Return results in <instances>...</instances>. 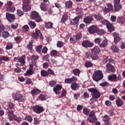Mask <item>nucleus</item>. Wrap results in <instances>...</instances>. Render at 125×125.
Wrapping results in <instances>:
<instances>
[{"mask_svg": "<svg viewBox=\"0 0 125 125\" xmlns=\"http://www.w3.org/2000/svg\"><path fill=\"white\" fill-rule=\"evenodd\" d=\"M104 77L102 71L98 70L94 71L92 76V79L94 82L98 83L99 81H101Z\"/></svg>", "mask_w": 125, "mask_h": 125, "instance_id": "nucleus-1", "label": "nucleus"}, {"mask_svg": "<svg viewBox=\"0 0 125 125\" xmlns=\"http://www.w3.org/2000/svg\"><path fill=\"white\" fill-rule=\"evenodd\" d=\"M30 19L32 20H34L37 23H40V22H42V17L40 16V14L39 13L36 11H32L30 14Z\"/></svg>", "mask_w": 125, "mask_h": 125, "instance_id": "nucleus-2", "label": "nucleus"}, {"mask_svg": "<svg viewBox=\"0 0 125 125\" xmlns=\"http://www.w3.org/2000/svg\"><path fill=\"white\" fill-rule=\"evenodd\" d=\"M88 90L91 93L92 98L94 99H98L101 96V94L96 88H89Z\"/></svg>", "mask_w": 125, "mask_h": 125, "instance_id": "nucleus-3", "label": "nucleus"}, {"mask_svg": "<svg viewBox=\"0 0 125 125\" xmlns=\"http://www.w3.org/2000/svg\"><path fill=\"white\" fill-rule=\"evenodd\" d=\"M12 96L15 101H18V102H23L25 100L23 97V95L19 93H13Z\"/></svg>", "mask_w": 125, "mask_h": 125, "instance_id": "nucleus-4", "label": "nucleus"}, {"mask_svg": "<svg viewBox=\"0 0 125 125\" xmlns=\"http://www.w3.org/2000/svg\"><path fill=\"white\" fill-rule=\"evenodd\" d=\"M95 115L94 111H91L89 114V117L87 118V121L90 123V124L95 123V122L97 121V118H96V116H95ZM90 118H92V119H90Z\"/></svg>", "mask_w": 125, "mask_h": 125, "instance_id": "nucleus-5", "label": "nucleus"}, {"mask_svg": "<svg viewBox=\"0 0 125 125\" xmlns=\"http://www.w3.org/2000/svg\"><path fill=\"white\" fill-rule=\"evenodd\" d=\"M32 109L33 112L36 114H41L44 111V108H43V107L40 105H35L33 106Z\"/></svg>", "mask_w": 125, "mask_h": 125, "instance_id": "nucleus-6", "label": "nucleus"}, {"mask_svg": "<svg viewBox=\"0 0 125 125\" xmlns=\"http://www.w3.org/2000/svg\"><path fill=\"white\" fill-rule=\"evenodd\" d=\"M114 1V7L115 8L116 11H120L121 9H123V6L120 3L121 0H113Z\"/></svg>", "mask_w": 125, "mask_h": 125, "instance_id": "nucleus-7", "label": "nucleus"}, {"mask_svg": "<svg viewBox=\"0 0 125 125\" xmlns=\"http://www.w3.org/2000/svg\"><path fill=\"white\" fill-rule=\"evenodd\" d=\"M103 64H106V69L105 70L106 73H110V60L108 57H106L103 61Z\"/></svg>", "mask_w": 125, "mask_h": 125, "instance_id": "nucleus-8", "label": "nucleus"}, {"mask_svg": "<svg viewBox=\"0 0 125 125\" xmlns=\"http://www.w3.org/2000/svg\"><path fill=\"white\" fill-rule=\"evenodd\" d=\"M6 18L10 23H12L14 21V19H15V15L10 13H6Z\"/></svg>", "mask_w": 125, "mask_h": 125, "instance_id": "nucleus-9", "label": "nucleus"}, {"mask_svg": "<svg viewBox=\"0 0 125 125\" xmlns=\"http://www.w3.org/2000/svg\"><path fill=\"white\" fill-rule=\"evenodd\" d=\"M82 46L85 48L87 47H91V46H93V43L88 40H85L82 42Z\"/></svg>", "mask_w": 125, "mask_h": 125, "instance_id": "nucleus-10", "label": "nucleus"}, {"mask_svg": "<svg viewBox=\"0 0 125 125\" xmlns=\"http://www.w3.org/2000/svg\"><path fill=\"white\" fill-rule=\"evenodd\" d=\"M32 37L33 39H37L38 37H40L41 40L43 39L42 35V33H41V31L39 29L36 30V33L32 34Z\"/></svg>", "mask_w": 125, "mask_h": 125, "instance_id": "nucleus-11", "label": "nucleus"}, {"mask_svg": "<svg viewBox=\"0 0 125 125\" xmlns=\"http://www.w3.org/2000/svg\"><path fill=\"white\" fill-rule=\"evenodd\" d=\"M62 89V86L58 84L53 88V91L56 94H59L60 93V90Z\"/></svg>", "mask_w": 125, "mask_h": 125, "instance_id": "nucleus-12", "label": "nucleus"}, {"mask_svg": "<svg viewBox=\"0 0 125 125\" xmlns=\"http://www.w3.org/2000/svg\"><path fill=\"white\" fill-rule=\"evenodd\" d=\"M8 117H9V120L10 122L12 121H14L15 120V118L16 116L14 115L13 110H8Z\"/></svg>", "mask_w": 125, "mask_h": 125, "instance_id": "nucleus-13", "label": "nucleus"}, {"mask_svg": "<svg viewBox=\"0 0 125 125\" xmlns=\"http://www.w3.org/2000/svg\"><path fill=\"white\" fill-rule=\"evenodd\" d=\"M97 27L95 25H92L88 28V32L90 34H94L97 32Z\"/></svg>", "mask_w": 125, "mask_h": 125, "instance_id": "nucleus-14", "label": "nucleus"}, {"mask_svg": "<svg viewBox=\"0 0 125 125\" xmlns=\"http://www.w3.org/2000/svg\"><path fill=\"white\" fill-rule=\"evenodd\" d=\"M39 59V56L37 55L33 54L31 56V60L32 62L33 65H36L37 63V61Z\"/></svg>", "mask_w": 125, "mask_h": 125, "instance_id": "nucleus-15", "label": "nucleus"}, {"mask_svg": "<svg viewBox=\"0 0 125 125\" xmlns=\"http://www.w3.org/2000/svg\"><path fill=\"white\" fill-rule=\"evenodd\" d=\"M80 87V84L76 83H73L71 85V88L72 90H78Z\"/></svg>", "mask_w": 125, "mask_h": 125, "instance_id": "nucleus-16", "label": "nucleus"}, {"mask_svg": "<svg viewBox=\"0 0 125 125\" xmlns=\"http://www.w3.org/2000/svg\"><path fill=\"white\" fill-rule=\"evenodd\" d=\"M83 21L84 23H86V24H90L91 21H93V18L90 16L86 17V18H84Z\"/></svg>", "mask_w": 125, "mask_h": 125, "instance_id": "nucleus-17", "label": "nucleus"}, {"mask_svg": "<svg viewBox=\"0 0 125 125\" xmlns=\"http://www.w3.org/2000/svg\"><path fill=\"white\" fill-rule=\"evenodd\" d=\"M40 6L42 11H46L47 10V4L44 3V2H42Z\"/></svg>", "mask_w": 125, "mask_h": 125, "instance_id": "nucleus-18", "label": "nucleus"}, {"mask_svg": "<svg viewBox=\"0 0 125 125\" xmlns=\"http://www.w3.org/2000/svg\"><path fill=\"white\" fill-rule=\"evenodd\" d=\"M117 22L121 25H123V24H125V18L124 17H118L117 18Z\"/></svg>", "mask_w": 125, "mask_h": 125, "instance_id": "nucleus-19", "label": "nucleus"}, {"mask_svg": "<svg viewBox=\"0 0 125 125\" xmlns=\"http://www.w3.org/2000/svg\"><path fill=\"white\" fill-rule=\"evenodd\" d=\"M67 18H68V12H65L63 14L61 20V22H62V23H65L67 21Z\"/></svg>", "mask_w": 125, "mask_h": 125, "instance_id": "nucleus-20", "label": "nucleus"}, {"mask_svg": "<svg viewBox=\"0 0 125 125\" xmlns=\"http://www.w3.org/2000/svg\"><path fill=\"white\" fill-rule=\"evenodd\" d=\"M102 23L103 24V25H106L107 29L109 31H110V22L106 20H104V21H102Z\"/></svg>", "mask_w": 125, "mask_h": 125, "instance_id": "nucleus-21", "label": "nucleus"}, {"mask_svg": "<svg viewBox=\"0 0 125 125\" xmlns=\"http://www.w3.org/2000/svg\"><path fill=\"white\" fill-rule=\"evenodd\" d=\"M53 23L52 22H47L45 24L46 29H52Z\"/></svg>", "mask_w": 125, "mask_h": 125, "instance_id": "nucleus-22", "label": "nucleus"}, {"mask_svg": "<svg viewBox=\"0 0 125 125\" xmlns=\"http://www.w3.org/2000/svg\"><path fill=\"white\" fill-rule=\"evenodd\" d=\"M116 103L117 107H122V106L124 105V102H123L121 99H118L116 101Z\"/></svg>", "mask_w": 125, "mask_h": 125, "instance_id": "nucleus-23", "label": "nucleus"}, {"mask_svg": "<svg viewBox=\"0 0 125 125\" xmlns=\"http://www.w3.org/2000/svg\"><path fill=\"white\" fill-rule=\"evenodd\" d=\"M111 49L112 50L113 52H114L115 53L119 52V50H120L119 47L116 45H112L111 46Z\"/></svg>", "mask_w": 125, "mask_h": 125, "instance_id": "nucleus-24", "label": "nucleus"}, {"mask_svg": "<svg viewBox=\"0 0 125 125\" xmlns=\"http://www.w3.org/2000/svg\"><path fill=\"white\" fill-rule=\"evenodd\" d=\"M83 114L85 116H88V114L90 113V109L89 108H87L86 107H84L83 108Z\"/></svg>", "mask_w": 125, "mask_h": 125, "instance_id": "nucleus-25", "label": "nucleus"}, {"mask_svg": "<svg viewBox=\"0 0 125 125\" xmlns=\"http://www.w3.org/2000/svg\"><path fill=\"white\" fill-rule=\"evenodd\" d=\"M41 92V90L40 89L36 88V89H33L31 91V93L32 95H35L37 94H39Z\"/></svg>", "mask_w": 125, "mask_h": 125, "instance_id": "nucleus-26", "label": "nucleus"}, {"mask_svg": "<svg viewBox=\"0 0 125 125\" xmlns=\"http://www.w3.org/2000/svg\"><path fill=\"white\" fill-rule=\"evenodd\" d=\"M117 75L113 74L110 75V81L112 82H117Z\"/></svg>", "mask_w": 125, "mask_h": 125, "instance_id": "nucleus-27", "label": "nucleus"}, {"mask_svg": "<svg viewBox=\"0 0 125 125\" xmlns=\"http://www.w3.org/2000/svg\"><path fill=\"white\" fill-rule=\"evenodd\" d=\"M94 17L96 20H99V21H102L103 19V17L100 14L95 15Z\"/></svg>", "mask_w": 125, "mask_h": 125, "instance_id": "nucleus-28", "label": "nucleus"}, {"mask_svg": "<svg viewBox=\"0 0 125 125\" xmlns=\"http://www.w3.org/2000/svg\"><path fill=\"white\" fill-rule=\"evenodd\" d=\"M82 38H83V34L81 32L77 33L75 36V39L76 41H80L82 40Z\"/></svg>", "mask_w": 125, "mask_h": 125, "instance_id": "nucleus-29", "label": "nucleus"}, {"mask_svg": "<svg viewBox=\"0 0 125 125\" xmlns=\"http://www.w3.org/2000/svg\"><path fill=\"white\" fill-rule=\"evenodd\" d=\"M103 121L105 125H109V116H108V115H104V116Z\"/></svg>", "mask_w": 125, "mask_h": 125, "instance_id": "nucleus-30", "label": "nucleus"}, {"mask_svg": "<svg viewBox=\"0 0 125 125\" xmlns=\"http://www.w3.org/2000/svg\"><path fill=\"white\" fill-rule=\"evenodd\" d=\"M28 24L31 29H35L37 26V24L34 21H30L29 22Z\"/></svg>", "mask_w": 125, "mask_h": 125, "instance_id": "nucleus-31", "label": "nucleus"}, {"mask_svg": "<svg viewBox=\"0 0 125 125\" xmlns=\"http://www.w3.org/2000/svg\"><path fill=\"white\" fill-rule=\"evenodd\" d=\"M25 121H27L29 123H32L33 122V118L31 115H27L24 118Z\"/></svg>", "mask_w": 125, "mask_h": 125, "instance_id": "nucleus-32", "label": "nucleus"}, {"mask_svg": "<svg viewBox=\"0 0 125 125\" xmlns=\"http://www.w3.org/2000/svg\"><path fill=\"white\" fill-rule=\"evenodd\" d=\"M73 73L75 76H79L81 74V70L78 68H75L73 70Z\"/></svg>", "mask_w": 125, "mask_h": 125, "instance_id": "nucleus-33", "label": "nucleus"}, {"mask_svg": "<svg viewBox=\"0 0 125 125\" xmlns=\"http://www.w3.org/2000/svg\"><path fill=\"white\" fill-rule=\"evenodd\" d=\"M41 75L42 77H48V73L44 70H42L41 71Z\"/></svg>", "mask_w": 125, "mask_h": 125, "instance_id": "nucleus-34", "label": "nucleus"}, {"mask_svg": "<svg viewBox=\"0 0 125 125\" xmlns=\"http://www.w3.org/2000/svg\"><path fill=\"white\" fill-rule=\"evenodd\" d=\"M25 59H26V56L25 55H23L21 56V58L19 59V62H20V63H21V64H24V63H25Z\"/></svg>", "mask_w": 125, "mask_h": 125, "instance_id": "nucleus-35", "label": "nucleus"}, {"mask_svg": "<svg viewBox=\"0 0 125 125\" xmlns=\"http://www.w3.org/2000/svg\"><path fill=\"white\" fill-rule=\"evenodd\" d=\"M97 33L98 35H99V36L105 35V34H106V32L103 29H97Z\"/></svg>", "mask_w": 125, "mask_h": 125, "instance_id": "nucleus-36", "label": "nucleus"}, {"mask_svg": "<svg viewBox=\"0 0 125 125\" xmlns=\"http://www.w3.org/2000/svg\"><path fill=\"white\" fill-rule=\"evenodd\" d=\"M35 72H34V71L28 69L26 73H24V76H32V75Z\"/></svg>", "mask_w": 125, "mask_h": 125, "instance_id": "nucleus-37", "label": "nucleus"}, {"mask_svg": "<svg viewBox=\"0 0 125 125\" xmlns=\"http://www.w3.org/2000/svg\"><path fill=\"white\" fill-rule=\"evenodd\" d=\"M65 6L67 8H71L73 6V2L71 0H69L65 3Z\"/></svg>", "mask_w": 125, "mask_h": 125, "instance_id": "nucleus-38", "label": "nucleus"}, {"mask_svg": "<svg viewBox=\"0 0 125 125\" xmlns=\"http://www.w3.org/2000/svg\"><path fill=\"white\" fill-rule=\"evenodd\" d=\"M12 47H13V45L12 44V42H8V43L6 46V49L7 50H8L9 49H11V48H12Z\"/></svg>", "mask_w": 125, "mask_h": 125, "instance_id": "nucleus-39", "label": "nucleus"}, {"mask_svg": "<svg viewBox=\"0 0 125 125\" xmlns=\"http://www.w3.org/2000/svg\"><path fill=\"white\" fill-rule=\"evenodd\" d=\"M91 53H97L99 52V47H95L94 48L91 49Z\"/></svg>", "mask_w": 125, "mask_h": 125, "instance_id": "nucleus-40", "label": "nucleus"}, {"mask_svg": "<svg viewBox=\"0 0 125 125\" xmlns=\"http://www.w3.org/2000/svg\"><path fill=\"white\" fill-rule=\"evenodd\" d=\"M91 58L92 59V60H98V58H99L98 57V55H97V54L92 53Z\"/></svg>", "mask_w": 125, "mask_h": 125, "instance_id": "nucleus-41", "label": "nucleus"}, {"mask_svg": "<svg viewBox=\"0 0 125 125\" xmlns=\"http://www.w3.org/2000/svg\"><path fill=\"white\" fill-rule=\"evenodd\" d=\"M100 47H106L107 46V41L104 40L102 43L99 45Z\"/></svg>", "mask_w": 125, "mask_h": 125, "instance_id": "nucleus-42", "label": "nucleus"}, {"mask_svg": "<svg viewBox=\"0 0 125 125\" xmlns=\"http://www.w3.org/2000/svg\"><path fill=\"white\" fill-rule=\"evenodd\" d=\"M2 37L4 39H7L9 37V33L7 31H4L2 34Z\"/></svg>", "mask_w": 125, "mask_h": 125, "instance_id": "nucleus-43", "label": "nucleus"}, {"mask_svg": "<svg viewBox=\"0 0 125 125\" xmlns=\"http://www.w3.org/2000/svg\"><path fill=\"white\" fill-rule=\"evenodd\" d=\"M56 84V81L54 80L50 81L49 83V85H50L51 87H54V86H55Z\"/></svg>", "mask_w": 125, "mask_h": 125, "instance_id": "nucleus-44", "label": "nucleus"}, {"mask_svg": "<svg viewBox=\"0 0 125 125\" xmlns=\"http://www.w3.org/2000/svg\"><path fill=\"white\" fill-rule=\"evenodd\" d=\"M31 8L30 7V6L26 5L25 6H23L22 9L23 11H25V12H27V11H29L30 10V9Z\"/></svg>", "mask_w": 125, "mask_h": 125, "instance_id": "nucleus-45", "label": "nucleus"}, {"mask_svg": "<svg viewBox=\"0 0 125 125\" xmlns=\"http://www.w3.org/2000/svg\"><path fill=\"white\" fill-rule=\"evenodd\" d=\"M92 54V53H91V52H90V51H88L85 53V57L86 58L89 59V58H91Z\"/></svg>", "mask_w": 125, "mask_h": 125, "instance_id": "nucleus-46", "label": "nucleus"}, {"mask_svg": "<svg viewBox=\"0 0 125 125\" xmlns=\"http://www.w3.org/2000/svg\"><path fill=\"white\" fill-rule=\"evenodd\" d=\"M40 123H41V121L39 120V119L37 118H34L33 120V125H38Z\"/></svg>", "mask_w": 125, "mask_h": 125, "instance_id": "nucleus-47", "label": "nucleus"}, {"mask_svg": "<svg viewBox=\"0 0 125 125\" xmlns=\"http://www.w3.org/2000/svg\"><path fill=\"white\" fill-rule=\"evenodd\" d=\"M47 72H48V74H49V75H51V76H56V75H55V73H54V72L53 71V70H51V69H50V68H48L47 69Z\"/></svg>", "mask_w": 125, "mask_h": 125, "instance_id": "nucleus-48", "label": "nucleus"}, {"mask_svg": "<svg viewBox=\"0 0 125 125\" xmlns=\"http://www.w3.org/2000/svg\"><path fill=\"white\" fill-rule=\"evenodd\" d=\"M6 10L10 12H14L15 11V8L14 7H9L7 8Z\"/></svg>", "mask_w": 125, "mask_h": 125, "instance_id": "nucleus-49", "label": "nucleus"}, {"mask_svg": "<svg viewBox=\"0 0 125 125\" xmlns=\"http://www.w3.org/2000/svg\"><path fill=\"white\" fill-rule=\"evenodd\" d=\"M27 48L29 50H32V49H33V42H29V44L27 45Z\"/></svg>", "mask_w": 125, "mask_h": 125, "instance_id": "nucleus-50", "label": "nucleus"}, {"mask_svg": "<svg viewBox=\"0 0 125 125\" xmlns=\"http://www.w3.org/2000/svg\"><path fill=\"white\" fill-rule=\"evenodd\" d=\"M64 45V44L63 43V42L61 41H58L57 43V47H60V48H61Z\"/></svg>", "mask_w": 125, "mask_h": 125, "instance_id": "nucleus-51", "label": "nucleus"}, {"mask_svg": "<svg viewBox=\"0 0 125 125\" xmlns=\"http://www.w3.org/2000/svg\"><path fill=\"white\" fill-rule=\"evenodd\" d=\"M110 11H111L112 12H119L120 11H116L115 8L114 9L113 5L110 4Z\"/></svg>", "mask_w": 125, "mask_h": 125, "instance_id": "nucleus-52", "label": "nucleus"}, {"mask_svg": "<svg viewBox=\"0 0 125 125\" xmlns=\"http://www.w3.org/2000/svg\"><path fill=\"white\" fill-rule=\"evenodd\" d=\"M110 72L111 73H115L116 72V68H115V66L112 65V64H110Z\"/></svg>", "mask_w": 125, "mask_h": 125, "instance_id": "nucleus-53", "label": "nucleus"}, {"mask_svg": "<svg viewBox=\"0 0 125 125\" xmlns=\"http://www.w3.org/2000/svg\"><path fill=\"white\" fill-rule=\"evenodd\" d=\"M85 67H86V68H88L89 67H92V63L90 61L86 62L85 63Z\"/></svg>", "mask_w": 125, "mask_h": 125, "instance_id": "nucleus-54", "label": "nucleus"}, {"mask_svg": "<svg viewBox=\"0 0 125 125\" xmlns=\"http://www.w3.org/2000/svg\"><path fill=\"white\" fill-rule=\"evenodd\" d=\"M29 26L28 25H24L23 26H22V30L23 32H28L29 31Z\"/></svg>", "mask_w": 125, "mask_h": 125, "instance_id": "nucleus-55", "label": "nucleus"}, {"mask_svg": "<svg viewBox=\"0 0 125 125\" xmlns=\"http://www.w3.org/2000/svg\"><path fill=\"white\" fill-rule=\"evenodd\" d=\"M73 22L75 24H77L79 23V21H80V17H76L73 20Z\"/></svg>", "mask_w": 125, "mask_h": 125, "instance_id": "nucleus-56", "label": "nucleus"}, {"mask_svg": "<svg viewBox=\"0 0 125 125\" xmlns=\"http://www.w3.org/2000/svg\"><path fill=\"white\" fill-rule=\"evenodd\" d=\"M121 40V37H114V43H115V44H117V43H118V42H120V41Z\"/></svg>", "mask_w": 125, "mask_h": 125, "instance_id": "nucleus-57", "label": "nucleus"}, {"mask_svg": "<svg viewBox=\"0 0 125 125\" xmlns=\"http://www.w3.org/2000/svg\"><path fill=\"white\" fill-rule=\"evenodd\" d=\"M42 45H40L36 47L37 52H38V53H40V52H41V51H42Z\"/></svg>", "mask_w": 125, "mask_h": 125, "instance_id": "nucleus-58", "label": "nucleus"}, {"mask_svg": "<svg viewBox=\"0 0 125 125\" xmlns=\"http://www.w3.org/2000/svg\"><path fill=\"white\" fill-rule=\"evenodd\" d=\"M14 121H15V122H17V123H20L22 122V118H21V117H20L16 116Z\"/></svg>", "mask_w": 125, "mask_h": 125, "instance_id": "nucleus-59", "label": "nucleus"}, {"mask_svg": "<svg viewBox=\"0 0 125 125\" xmlns=\"http://www.w3.org/2000/svg\"><path fill=\"white\" fill-rule=\"evenodd\" d=\"M64 82L65 83H72V79L71 78H66L64 80Z\"/></svg>", "mask_w": 125, "mask_h": 125, "instance_id": "nucleus-60", "label": "nucleus"}, {"mask_svg": "<svg viewBox=\"0 0 125 125\" xmlns=\"http://www.w3.org/2000/svg\"><path fill=\"white\" fill-rule=\"evenodd\" d=\"M94 42L95 43H97V44L100 45V42H101V39L100 38H95L94 40Z\"/></svg>", "mask_w": 125, "mask_h": 125, "instance_id": "nucleus-61", "label": "nucleus"}, {"mask_svg": "<svg viewBox=\"0 0 125 125\" xmlns=\"http://www.w3.org/2000/svg\"><path fill=\"white\" fill-rule=\"evenodd\" d=\"M24 14V12L20 10H17V15L19 16V17L22 16Z\"/></svg>", "mask_w": 125, "mask_h": 125, "instance_id": "nucleus-62", "label": "nucleus"}, {"mask_svg": "<svg viewBox=\"0 0 125 125\" xmlns=\"http://www.w3.org/2000/svg\"><path fill=\"white\" fill-rule=\"evenodd\" d=\"M39 99H40V100H45V95H43V94H41L39 96Z\"/></svg>", "mask_w": 125, "mask_h": 125, "instance_id": "nucleus-63", "label": "nucleus"}, {"mask_svg": "<svg viewBox=\"0 0 125 125\" xmlns=\"http://www.w3.org/2000/svg\"><path fill=\"white\" fill-rule=\"evenodd\" d=\"M66 94H67V91H66L65 90H62L61 96V97H65Z\"/></svg>", "mask_w": 125, "mask_h": 125, "instance_id": "nucleus-64", "label": "nucleus"}]
</instances>
